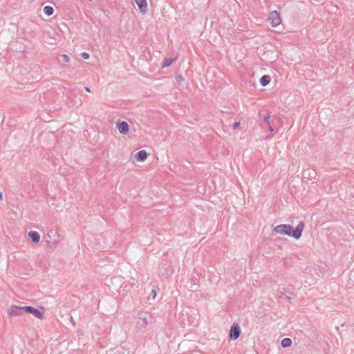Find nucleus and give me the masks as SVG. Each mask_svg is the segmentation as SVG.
<instances>
[{"mask_svg": "<svg viewBox=\"0 0 354 354\" xmlns=\"http://www.w3.org/2000/svg\"><path fill=\"white\" fill-rule=\"evenodd\" d=\"M304 227V223L299 221L295 228L290 224H281L275 226L273 231L280 234L287 235L295 239H299L301 236Z\"/></svg>", "mask_w": 354, "mask_h": 354, "instance_id": "nucleus-1", "label": "nucleus"}, {"mask_svg": "<svg viewBox=\"0 0 354 354\" xmlns=\"http://www.w3.org/2000/svg\"><path fill=\"white\" fill-rule=\"evenodd\" d=\"M268 20L272 27H276L281 22L279 12L276 10L272 11L269 15Z\"/></svg>", "mask_w": 354, "mask_h": 354, "instance_id": "nucleus-2", "label": "nucleus"}, {"mask_svg": "<svg viewBox=\"0 0 354 354\" xmlns=\"http://www.w3.org/2000/svg\"><path fill=\"white\" fill-rule=\"evenodd\" d=\"M23 309H24V312L28 313V314H32L37 318L42 319L44 317V313L39 311L38 309H36L32 306H24Z\"/></svg>", "mask_w": 354, "mask_h": 354, "instance_id": "nucleus-3", "label": "nucleus"}, {"mask_svg": "<svg viewBox=\"0 0 354 354\" xmlns=\"http://www.w3.org/2000/svg\"><path fill=\"white\" fill-rule=\"evenodd\" d=\"M241 333V329L238 324H233L230 329L229 337L230 339L235 340L239 338Z\"/></svg>", "mask_w": 354, "mask_h": 354, "instance_id": "nucleus-4", "label": "nucleus"}, {"mask_svg": "<svg viewBox=\"0 0 354 354\" xmlns=\"http://www.w3.org/2000/svg\"><path fill=\"white\" fill-rule=\"evenodd\" d=\"M116 127L118 128L120 133L122 135H126L129 133V126L125 121L118 122L116 123Z\"/></svg>", "mask_w": 354, "mask_h": 354, "instance_id": "nucleus-5", "label": "nucleus"}, {"mask_svg": "<svg viewBox=\"0 0 354 354\" xmlns=\"http://www.w3.org/2000/svg\"><path fill=\"white\" fill-rule=\"evenodd\" d=\"M22 312H24L23 307H19L15 305L11 306L8 313L10 316H19L22 314Z\"/></svg>", "mask_w": 354, "mask_h": 354, "instance_id": "nucleus-6", "label": "nucleus"}, {"mask_svg": "<svg viewBox=\"0 0 354 354\" xmlns=\"http://www.w3.org/2000/svg\"><path fill=\"white\" fill-rule=\"evenodd\" d=\"M138 6L140 12L145 14L147 11V0H135Z\"/></svg>", "mask_w": 354, "mask_h": 354, "instance_id": "nucleus-7", "label": "nucleus"}, {"mask_svg": "<svg viewBox=\"0 0 354 354\" xmlns=\"http://www.w3.org/2000/svg\"><path fill=\"white\" fill-rule=\"evenodd\" d=\"M148 321L147 317H146V315L144 313H140L138 315V325L140 328H145L147 326Z\"/></svg>", "mask_w": 354, "mask_h": 354, "instance_id": "nucleus-8", "label": "nucleus"}, {"mask_svg": "<svg viewBox=\"0 0 354 354\" xmlns=\"http://www.w3.org/2000/svg\"><path fill=\"white\" fill-rule=\"evenodd\" d=\"M148 156V153L145 150H140L138 151L135 156L136 160L140 162L145 161Z\"/></svg>", "mask_w": 354, "mask_h": 354, "instance_id": "nucleus-9", "label": "nucleus"}, {"mask_svg": "<svg viewBox=\"0 0 354 354\" xmlns=\"http://www.w3.org/2000/svg\"><path fill=\"white\" fill-rule=\"evenodd\" d=\"M28 236L33 243H38L40 240V235L36 231H30L28 232Z\"/></svg>", "mask_w": 354, "mask_h": 354, "instance_id": "nucleus-10", "label": "nucleus"}, {"mask_svg": "<svg viewBox=\"0 0 354 354\" xmlns=\"http://www.w3.org/2000/svg\"><path fill=\"white\" fill-rule=\"evenodd\" d=\"M271 81V77L270 75H263L261 78H260V80H259V82L261 84V86H267L268 84H269V83Z\"/></svg>", "mask_w": 354, "mask_h": 354, "instance_id": "nucleus-11", "label": "nucleus"}, {"mask_svg": "<svg viewBox=\"0 0 354 354\" xmlns=\"http://www.w3.org/2000/svg\"><path fill=\"white\" fill-rule=\"evenodd\" d=\"M281 346L283 348H287L291 346L292 340L290 338L285 337L281 342Z\"/></svg>", "mask_w": 354, "mask_h": 354, "instance_id": "nucleus-12", "label": "nucleus"}, {"mask_svg": "<svg viewBox=\"0 0 354 354\" xmlns=\"http://www.w3.org/2000/svg\"><path fill=\"white\" fill-rule=\"evenodd\" d=\"M44 12L47 16H50L54 12V8L50 6H46L44 8Z\"/></svg>", "mask_w": 354, "mask_h": 354, "instance_id": "nucleus-13", "label": "nucleus"}, {"mask_svg": "<svg viewBox=\"0 0 354 354\" xmlns=\"http://www.w3.org/2000/svg\"><path fill=\"white\" fill-rule=\"evenodd\" d=\"M173 62V59L171 58H165L162 62V68H166L169 66Z\"/></svg>", "mask_w": 354, "mask_h": 354, "instance_id": "nucleus-14", "label": "nucleus"}, {"mask_svg": "<svg viewBox=\"0 0 354 354\" xmlns=\"http://www.w3.org/2000/svg\"><path fill=\"white\" fill-rule=\"evenodd\" d=\"M270 115L269 113L263 116V120L264 122L268 126H270Z\"/></svg>", "mask_w": 354, "mask_h": 354, "instance_id": "nucleus-15", "label": "nucleus"}, {"mask_svg": "<svg viewBox=\"0 0 354 354\" xmlns=\"http://www.w3.org/2000/svg\"><path fill=\"white\" fill-rule=\"evenodd\" d=\"M176 80L178 84H180L183 82H184V78L181 75H177L175 76Z\"/></svg>", "mask_w": 354, "mask_h": 354, "instance_id": "nucleus-16", "label": "nucleus"}, {"mask_svg": "<svg viewBox=\"0 0 354 354\" xmlns=\"http://www.w3.org/2000/svg\"><path fill=\"white\" fill-rule=\"evenodd\" d=\"M62 57L63 58V60L66 62H68L70 60L69 57L66 54L62 55Z\"/></svg>", "mask_w": 354, "mask_h": 354, "instance_id": "nucleus-17", "label": "nucleus"}, {"mask_svg": "<svg viewBox=\"0 0 354 354\" xmlns=\"http://www.w3.org/2000/svg\"><path fill=\"white\" fill-rule=\"evenodd\" d=\"M81 55H82V58H84V59H88V57H89V54H88V53H86V52H83V53L81 54Z\"/></svg>", "mask_w": 354, "mask_h": 354, "instance_id": "nucleus-18", "label": "nucleus"}, {"mask_svg": "<svg viewBox=\"0 0 354 354\" xmlns=\"http://www.w3.org/2000/svg\"><path fill=\"white\" fill-rule=\"evenodd\" d=\"M240 125V122H236L233 124L232 125V129H236Z\"/></svg>", "mask_w": 354, "mask_h": 354, "instance_id": "nucleus-19", "label": "nucleus"}, {"mask_svg": "<svg viewBox=\"0 0 354 354\" xmlns=\"http://www.w3.org/2000/svg\"><path fill=\"white\" fill-rule=\"evenodd\" d=\"M151 295H152V297L153 299L155 298V297L156 296V292L155 290H152L151 292Z\"/></svg>", "mask_w": 354, "mask_h": 354, "instance_id": "nucleus-20", "label": "nucleus"}, {"mask_svg": "<svg viewBox=\"0 0 354 354\" xmlns=\"http://www.w3.org/2000/svg\"><path fill=\"white\" fill-rule=\"evenodd\" d=\"M268 127H269L268 129H269L270 132H271V133L274 132V130L273 127L271 126V124H270V126H268Z\"/></svg>", "mask_w": 354, "mask_h": 354, "instance_id": "nucleus-21", "label": "nucleus"}, {"mask_svg": "<svg viewBox=\"0 0 354 354\" xmlns=\"http://www.w3.org/2000/svg\"><path fill=\"white\" fill-rule=\"evenodd\" d=\"M70 321L72 323V324L73 325V326H75V321H74L73 317H71V316L70 317Z\"/></svg>", "mask_w": 354, "mask_h": 354, "instance_id": "nucleus-22", "label": "nucleus"}, {"mask_svg": "<svg viewBox=\"0 0 354 354\" xmlns=\"http://www.w3.org/2000/svg\"><path fill=\"white\" fill-rule=\"evenodd\" d=\"M84 89H85V91H87V92H91V90H90V88H89L88 86H85V87H84Z\"/></svg>", "mask_w": 354, "mask_h": 354, "instance_id": "nucleus-23", "label": "nucleus"}, {"mask_svg": "<svg viewBox=\"0 0 354 354\" xmlns=\"http://www.w3.org/2000/svg\"><path fill=\"white\" fill-rule=\"evenodd\" d=\"M50 232L51 234H54V235H56V234H57V232H56L55 231H54V230H51Z\"/></svg>", "mask_w": 354, "mask_h": 354, "instance_id": "nucleus-24", "label": "nucleus"}, {"mask_svg": "<svg viewBox=\"0 0 354 354\" xmlns=\"http://www.w3.org/2000/svg\"><path fill=\"white\" fill-rule=\"evenodd\" d=\"M3 199V194L2 193L0 192V201H1Z\"/></svg>", "mask_w": 354, "mask_h": 354, "instance_id": "nucleus-25", "label": "nucleus"}, {"mask_svg": "<svg viewBox=\"0 0 354 354\" xmlns=\"http://www.w3.org/2000/svg\"><path fill=\"white\" fill-rule=\"evenodd\" d=\"M286 297H287V299H288L289 301H290V300H291V299H292V297H290V296H287Z\"/></svg>", "mask_w": 354, "mask_h": 354, "instance_id": "nucleus-26", "label": "nucleus"}]
</instances>
